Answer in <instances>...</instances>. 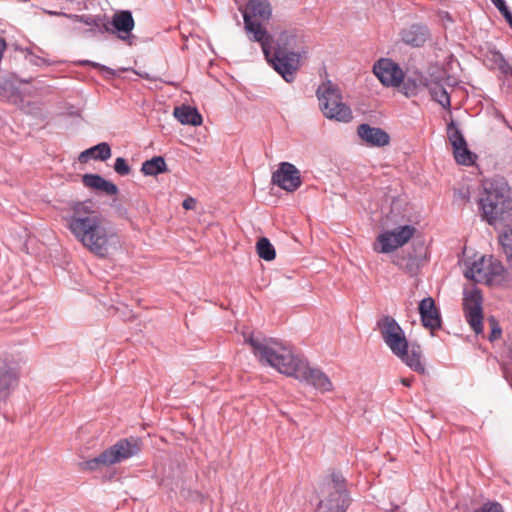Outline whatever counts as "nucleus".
I'll use <instances>...</instances> for the list:
<instances>
[{
	"label": "nucleus",
	"instance_id": "1",
	"mask_svg": "<svg viewBox=\"0 0 512 512\" xmlns=\"http://www.w3.org/2000/svg\"><path fill=\"white\" fill-rule=\"evenodd\" d=\"M243 336L244 342L252 347L254 355L262 364L310 385L321 393L333 391L334 386L330 378L321 369L310 366L290 347L272 339L255 338L250 333H243Z\"/></svg>",
	"mask_w": 512,
	"mask_h": 512
},
{
	"label": "nucleus",
	"instance_id": "2",
	"mask_svg": "<svg viewBox=\"0 0 512 512\" xmlns=\"http://www.w3.org/2000/svg\"><path fill=\"white\" fill-rule=\"evenodd\" d=\"M71 214L65 217L67 228L75 239L93 255L105 258L118 244L116 232L89 202H73Z\"/></svg>",
	"mask_w": 512,
	"mask_h": 512
},
{
	"label": "nucleus",
	"instance_id": "3",
	"mask_svg": "<svg viewBox=\"0 0 512 512\" xmlns=\"http://www.w3.org/2000/svg\"><path fill=\"white\" fill-rule=\"evenodd\" d=\"M271 38L267 40L265 58L286 82H292L307 57L308 38L303 31L289 29L280 32L272 47Z\"/></svg>",
	"mask_w": 512,
	"mask_h": 512
},
{
	"label": "nucleus",
	"instance_id": "4",
	"mask_svg": "<svg viewBox=\"0 0 512 512\" xmlns=\"http://www.w3.org/2000/svg\"><path fill=\"white\" fill-rule=\"evenodd\" d=\"M381 337L393 355L399 358L410 369L425 374L426 368L422 362V350L416 343H409L405 332L391 316H383L377 321Z\"/></svg>",
	"mask_w": 512,
	"mask_h": 512
},
{
	"label": "nucleus",
	"instance_id": "5",
	"mask_svg": "<svg viewBox=\"0 0 512 512\" xmlns=\"http://www.w3.org/2000/svg\"><path fill=\"white\" fill-rule=\"evenodd\" d=\"M511 208V191L503 179L492 180L485 184L479 199V209L483 219L495 224L504 219Z\"/></svg>",
	"mask_w": 512,
	"mask_h": 512
},
{
	"label": "nucleus",
	"instance_id": "6",
	"mask_svg": "<svg viewBox=\"0 0 512 512\" xmlns=\"http://www.w3.org/2000/svg\"><path fill=\"white\" fill-rule=\"evenodd\" d=\"M408 83L417 92L423 93L427 90L431 96H451L453 94L461 96L464 93H469L456 79L447 76L446 71L438 65L430 66L426 75H420L416 78L408 76Z\"/></svg>",
	"mask_w": 512,
	"mask_h": 512
},
{
	"label": "nucleus",
	"instance_id": "7",
	"mask_svg": "<svg viewBox=\"0 0 512 512\" xmlns=\"http://www.w3.org/2000/svg\"><path fill=\"white\" fill-rule=\"evenodd\" d=\"M141 451L139 438L130 437L118 440L115 444L102 451L98 456L80 463L84 471L102 472L105 468L126 461Z\"/></svg>",
	"mask_w": 512,
	"mask_h": 512
},
{
	"label": "nucleus",
	"instance_id": "8",
	"mask_svg": "<svg viewBox=\"0 0 512 512\" xmlns=\"http://www.w3.org/2000/svg\"><path fill=\"white\" fill-rule=\"evenodd\" d=\"M243 14L244 28L250 38L261 44L264 54H267V40L270 35L257 20L269 21L272 18V5L269 0H249L245 7L239 6Z\"/></svg>",
	"mask_w": 512,
	"mask_h": 512
},
{
	"label": "nucleus",
	"instance_id": "9",
	"mask_svg": "<svg viewBox=\"0 0 512 512\" xmlns=\"http://www.w3.org/2000/svg\"><path fill=\"white\" fill-rule=\"evenodd\" d=\"M326 497L318 504L319 512H345L349 503L344 478L333 474L325 486Z\"/></svg>",
	"mask_w": 512,
	"mask_h": 512
},
{
	"label": "nucleus",
	"instance_id": "10",
	"mask_svg": "<svg viewBox=\"0 0 512 512\" xmlns=\"http://www.w3.org/2000/svg\"><path fill=\"white\" fill-rule=\"evenodd\" d=\"M463 311L466 321L475 334H481L483 332L482 295L477 288L464 291Z\"/></svg>",
	"mask_w": 512,
	"mask_h": 512
},
{
	"label": "nucleus",
	"instance_id": "11",
	"mask_svg": "<svg viewBox=\"0 0 512 512\" xmlns=\"http://www.w3.org/2000/svg\"><path fill=\"white\" fill-rule=\"evenodd\" d=\"M373 74L386 87H399L404 79L405 73L402 68L390 58H380L373 64Z\"/></svg>",
	"mask_w": 512,
	"mask_h": 512
},
{
	"label": "nucleus",
	"instance_id": "12",
	"mask_svg": "<svg viewBox=\"0 0 512 512\" xmlns=\"http://www.w3.org/2000/svg\"><path fill=\"white\" fill-rule=\"evenodd\" d=\"M272 182L283 190L293 192L301 185L300 171L295 165L289 162H282L272 174Z\"/></svg>",
	"mask_w": 512,
	"mask_h": 512
},
{
	"label": "nucleus",
	"instance_id": "13",
	"mask_svg": "<svg viewBox=\"0 0 512 512\" xmlns=\"http://www.w3.org/2000/svg\"><path fill=\"white\" fill-rule=\"evenodd\" d=\"M319 108L323 115L331 120L347 123L352 120L351 108L342 98H318Z\"/></svg>",
	"mask_w": 512,
	"mask_h": 512
},
{
	"label": "nucleus",
	"instance_id": "14",
	"mask_svg": "<svg viewBox=\"0 0 512 512\" xmlns=\"http://www.w3.org/2000/svg\"><path fill=\"white\" fill-rule=\"evenodd\" d=\"M419 314L422 325L425 328L435 331L441 327V315L432 297H426L419 303Z\"/></svg>",
	"mask_w": 512,
	"mask_h": 512
},
{
	"label": "nucleus",
	"instance_id": "15",
	"mask_svg": "<svg viewBox=\"0 0 512 512\" xmlns=\"http://www.w3.org/2000/svg\"><path fill=\"white\" fill-rule=\"evenodd\" d=\"M359 138L368 146L383 147L389 144L390 136L383 129L372 127L369 124H360L357 128Z\"/></svg>",
	"mask_w": 512,
	"mask_h": 512
},
{
	"label": "nucleus",
	"instance_id": "16",
	"mask_svg": "<svg viewBox=\"0 0 512 512\" xmlns=\"http://www.w3.org/2000/svg\"><path fill=\"white\" fill-rule=\"evenodd\" d=\"M82 183L87 188L102 191L109 196L118 193V188L113 182L104 179L98 174H84L82 176Z\"/></svg>",
	"mask_w": 512,
	"mask_h": 512
},
{
	"label": "nucleus",
	"instance_id": "17",
	"mask_svg": "<svg viewBox=\"0 0 512 512\" xmlns=\"http://www.w3.org/2000/svg\"><path fill=\"white\" fill-rule=\"evenodd\" d=\"M111 24L119 33L121 39H126L135 26L132 14L128 10H121L114 13Z\"/></svg>",
	"mask_w": 512,
	"mask_h": 512
},
{
	"label": "nucleus",
	"instance_id": "18",
	"mask_svg": "<svg viewBox=\"0 0 512 512\" xmlns=\"http://www.w3.org/2000/svg\"><path fill=\"white\" fill-rule=\"evenodd\" d=\"M173 115L183 125L200 126L203 122L198 109L190 105L175 107Z\"/></svg>",
	"mask_w": 512,
	"mask_h": 512
},
{
	"label": "nucleus",
	"instance_id": "19",
	"mask_svg": "<svg viewBox=\"0 0 512 512\" xmlns=\"http://www.w3.org/2000/svg\"><path fill=\"white\" fill-rule=\"evenodd\" d=\"M428 30L422 25H412L401 32L402 40L412 46H422L428 39Z\"/></svg>",
	"mask_w": 512,
	"mask_h": 512
},
{
	"label": "nucleus",
	"instance_id": "20",
	"mask_svg": "<svg viewBox=\"0 0 512 512\" xmlns=\"http://www.w3.org/2000/svg\"><path fill=\"white\" fill-rule=\"evenodd\" d=\"M488 271V257L481 256L465 270L464 275L467 279L473 280L475 282L486 283L488 280Z\"/></svg>",
	"mask_w": 512,
	"mask_h": 512
},
{
	"label": "nucleus",
	"instance_id": "21",
	"mask_svg": "<svg viewBox=\"0 0 512 512\" xmlns=\"http://www.w3.org/2000/svg\"><path fill=\"white\" fill-rule=\"evenodd\" d=\"M111 147L107 142H101L93 147L82 151L79 155V161L86 163L89 159L106 161L111 157Z\"/></svg>",
	"mask_w": 512,
	"mask_h": 512
},
{
	"label": "nucleus",
	"instance_id": "22",
	"mask_svg": "<svg viewBox=\"0 0 512 512\" xmlns=\"http://www.w3.org/2000/svg\"><path fill=\"white\" fill-rule=\"evenodd\" d=\"M393 263L400 269L410 275H416L421 265V258L410 253L397 254L393 258Z\"/></svg>",
	"mask_w": 512,
	"mask_h": 512
},
{
	"label": "nucleus",
	"instance_id": "23",
	"mask_svg": "<svg viewBox=\"0 0 512 512\" xmlns=\"http://www.w3.org/2000/svg\"><path fill=\"white\" fill-rule=\"evenodd\" d=\"M395 242L396 238L393 237V233L387 230L377 236L373 249L377 253H391L398 248Z\"/></svg>",
	"mask_w": 512,
	"mask_h": 512
},
{
	"label": "nucleus",
	"instance_id": "24",
	"mask_svg": "<svg viewBox=\"0 0 512 512\" xmlns=\"http://www.w3.org/2000/svg\"><path fill=\"white\" fill-rule=\"evenodd\" d=\"M168 171L165 159L162 156H154L142 163L141 172L147 176H157Z\"/></svg>",
	"mask_w": 512,
	"mask_h": 512
},
{
	"label": "nucleus",
	"instance_id": "25",
	"mask_svg": "<svg viewBox=\"0 0 512 512\" xmlns=\"http://www.w3.org/2000/svg\"><path fill=\"white\" fill-rule=\"evenodd\" d=\"M388 231L393 233V237L396 238L395 244L399 248L405 245L414 236L416 228L412 225H403Z\"/></svg>",
	"mask_w": 512,
	"mask_h": 512
},
{
	"label": "nucleus",
	"instance_id": "26",
	"mask_svg": "<svg viewBox=\"0 0 512 512\" xmlns=\"http://www.w3.org/2000/svg\"><path fill=\"white\" fill-rule=\"evenodd\" d=\"M453 155L456 162L460 165L471 166L474 164L476 155L468 148L467 142L459 145V148H453Z\"/></svg>",
	"mask_w": 512,
	"mask_h": 512
},
{
	"label": "nucleus",
	"instance_id": "27",
	"mask_svg": "<svg viewBox=\"0 0 512 512\" xmlns=\"http://www.w3.org/2000/svg\"><path fill=\"white\" fill-rule=\"evenodd\" d=\"M258 256L265 261H272L276 257L274 246L266 237H261L256 243Z\"/></svg>",
	"mask_w": 512,
	"mask_h": 512
},
{
	"label": "nucleus",
	"instance_id": "28",
	"mask_svg": "<svg viewBox=\"0 0 512 512\" xmlns=\"http://www.w3.org/2000/svg\"><path fill=\"white\" fill-rule=\"evenodd\" d=\"M447 138L452 145V149H458L459 145H463L466 142L461 130L453 119L447 124Z\"/></svg>",
	"mask_w": 512,
	"mask_h": 512
},
{
	"label": "nucleus",
	"instance_id": "29",
	"mask_svg": "<svg viewBox=\"0 0 512 512\" xmlns=\"http://www.w3.org/2000/svg\"><path fill=\"white\" fill-rule=\"evenodd\" d=\"M488 280L486 283H492L498 279H502L505 274V268L500 261L494 259L492 256L488 257Z\"/></svg>",
	"mask_w": 512,
	"mask_h": 512
},
{
	"label": "nucleus",
	"instance_id": "30",
	"mask_svg": "<svg viewBox=\"0 0 512 512\" xmlns=\"http://www.w3.org/2000/svg\"><path fill=\"white\" fill-rule=\"evenodd\" d=\"M342 93L339 85L329 79H325L318 86L316 96H340Z\"/></svg>",
	"mask_w": 512,
	"mask_h": 512
},
{
	"label": "nucleus",
	"instance_id": "31",
	"mask_svg": "<svg viewBox=\"0 0 512 512\" xmlns=\"http://www.w3.org/2000/svg\"><path fill=\"white\" fill-rule=\"evenodd\" d=\"M500 243L508 261L512 263V226L500 236Z\"/></svg>",
	"mask_w": 512,
	"mask_h": 512
},
{
	"label": "nucleus",
	"instance_id": "32",
	"mask_svg": "<svg viewBox=\"0 0 512 512\" xmlns=\"http://www.w3.org/2000/svg\"><path fill=\"white\" fill-rule=\"evenodd\" d=\"M474 512H505L503 506L497 501H487Z\"/></svg>",
	"mask_w": 512,
	"mask_h": 512
},
{
	"label": "nucleus",
	"instance_id": "33",
	"mask_svg": "<svg viewBox=\"0 0 512 512\" xmlns=\"http://www.w3.org/2000/svg\"><path fill=\"white\" fill-rule=\"evenodd\" d=\"M114 170L116 173H118L121 176L128 175L131 171L130 166L128 165L127 161L122 157H118L115 160Z\"/></svg>",
	"mask_w": 512,
	"mask_h": 512
},
{
	"label": "nucleus",
	"instance_id": "34",
	"mask_svg": "<svg viewBox=\"0 0 512 512\" xmlns=\"http://www.w3.org/2000/svg\"><path fill=\"white\" fill-rule=\"evenodd\" d=\"M24 100H25V98H19V101L21 103V109L27 114H36L37 108L34 106H31L30 103H28L26 106H24Z\"/></svg>",
	"mask_w": 512,
	"mask_h": 512
},
{
	"label": "nucleus",
	"instance_id": "35",
	"mask_svg": "<svg viewBox=\"0 0 512 512\" xmlns=\"http://www.w3.org/2000/svg\"><path fill=\"white\" fill-rule=\"evenodd\" d=\"M182 206L186 210H192L196 206V200L192 197H188L183 201Z\"/></svg>",
	"mask_w": 512,
	"mask_h": 512
},
{
	"label": "nucleus",
	"instance_id": "36",
	"mask_svg": "<svg viewBox=\"0 0 512 512\" xmlns=\"http://www.w3.org/2000/svg\"><path fill=\"white\" fill-rule=\"evenodd\" d=\"M499 11L503 15V17L506 19V21L510 24L512 22V13L509 11L508 7L505 6L504 8L500 9Z\"/></svg>",
	"mask_w": 512,
	"mask_h": 512
},
{
	"label": "nucleus",
	"instance_id": "37",
	"mask_svg": "<svg viewBox=\"0 0 512 512\" xmlns=\"http://www.w3.org/2000/svg\"><path fill=\"white\" fill-rule=\"evenodd\" d=\"M501 332L502 331L498 326L493 327L489 339L493 341L495 339L500 338Z\"/></svg>",
	"mask_w": 512,
	"mask_h": 512
},
{
	"label": "nucleus",
	"instance_id": "38",
	"mask_svg": "<svg viewBox=\"0 0 512 512\" xmlns=\"http://www.w3.org/2000/svg\"><path fill=\"white\" fill-rule=\"evenodd\" d=\"M439 104L443 106L444 108H450L451 106V98H440L438 100Z\"/></svg>",
	"mask_w": 512,
	"mask_h": 512
},
{
	"label": "nucleus",
	"instance_id": "39",
	"mask_svg": "<svg viewBox=\"0 0 512 512\" xmlns=\"http://www.w3.org/2000/svg\"><path fill=\"white\" fill-rule=\"evenodd\" d=\"M491 2L497 7L498 10H500L506 6V3L504 0H491Z\"/></svg>",
	"mask_w": 512,
	"mask_h": 512
},
{
	"label": "nucleus",
	"instance_id": "40",
	"mask_svg": "<svg viewBox=\"0 0 512 512\" xmlns=\"http://www.w3.org/2000/svg\"><path fill=\"white\" fill-rule=\"evenodd\" d=\"M412 382H413V378H402L401 379V383L406 387H410L412 385Z\"/></svg>",
	"mask_w": 512,
	"mask_h": 512
},
{
	"label": "nucleus",
	"instance_id": "41",
	"mask_svg": "<svg viewBox=\"0 0 512 512\" xmlns=\"http://www.w3.org/2000/svg\"><path fill=\"white\" fill-rule=\"evenodd\" d=\"M68 114L71 115V116H79L80 115V110L79 109H73V110L69 111Z\"/></svg>",
	"mask_w": 512,
	"mask_h": 512
},
{
	"label": "nucleus",
	"instance_id": "42",
	"mask_svg": "<svg viewBox=\"0 0 512 512\" xmlns=\"http://www.w3.org/2000/svg\"><path fill=\"white\" fill-rule=\"evenodd\" d=\"M97 67H99L101 71L111 74V70L109 68L101 65H97Z\"/></svg>",
	"mask_w": 512,
	"mask_h": 512
},
{
	"label": "nucleus",
	"instance_id": "43",
	"mask_svg": "<svg viewBox=\"0 0 512 512\" xmlns=\"http://www.w3.org/2000/svg\"><path fill=\"white\" fill-rule=\"evenodd\" d=\"M499 117L503 120V122L507 123V121L505 120V117L503 115H499Z\"/></svg>",
	"mask_w": 512,
	"mask_h": 512
},
{
	"label": "nucleus",
	"instance_id": "44",
	"mask_svg": "<svg viewBox=\"0 0 512 512\" xmlns=\"http://www.w3.org/2000/svg\"><path fill=\"white\" fill-rule=\"evenodd\" d=\"M463 198L468 200L469 197L467 195L463 194Z\"/></svg>",
	"mask_w": 512,
	"mask_h": 512
},
{
	"label": "nucleus",
	"instance_id": "45",
	"mask_svg": "<svg viewBox=\"0 0 512 512\" xmlns=\"http://www.w3.org/2000/svg\"><path fill=\"white\" fill-rule=\"evenodd\" d=\"M509 25H510V27L512 28V22H511Z\"/></svg>",
	"mask_w": 512,
	"mask_h": 512
}]
</instances>
